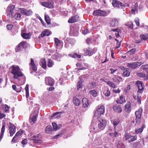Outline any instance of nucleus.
<instances>
[{"label": "nucleus", "instance_id": "obj_1", "mask_svg": "<svg viewBox=\"0 0 148 148\" xmlns=\"http://www.w3.org/2000/svg\"><path fill=\"white\" fill-rule=\"evenodd\" d=\"M9 70L10 72L13 75V78L18 81L20 80L19 77L23 75L20 68L18 66L13 65L10 68Z\"/></svg>", "mask_w": 148, "mask_h": 148}, {"label": "nucleus", "instance_id": "obj_2", "mask_svg": "<svg viewBox=\"0 0 148 148\" xmlns=\"http://www.w3.org/2000/svg\"><path fill=\"white\" fill-rule=\"evenodd\" d=\"M97 119L99 121L97 126H92L91 127V131H92V129L93 130L94 133L98 132L103 130L107 124V122L106 120L99 118H98Z\"/></svg>", "mask_w": 148, "mask_h": 148}, {"label": "nucleus", "instance_id": "obj_3", "mask_svg": "<svg viewBox=\"0 0 148 148\" xmlns=\"http://www.w3.org/2000/svg\"><path fill=\"white\" fill-rule=\"evenodd\" d=\"M136 85L138 89L137 97V101L138 103L140 104L141 102V95L142 92L143 91V85L142 82L139 81H138L136 82Z\"/></svg>", "mask_w": 148, "mask_h": 148}, {"label": "nucleus", "instance_id": "obj_4", "mask_svg": "<svg viewBox=\"0 0 148 148\" xmlns=\"http://www.w3.org/2000/svg\"><path fill=\"white\" fill-rule=\"evenodd\" d=\"M105 112L104 107L103 106H98V108L95 111V113L94 116L95 117H97V118L102 114H103Z\"/></svg>", "mask_w": 148, "mask_h": 148}, {"label": "nucleus", "instance_id": "obj_5", "mask_svg": "<svg viewBox=\"0 0 148 148\" xmlns=\"http://www.w3.org/2000/svg\"><path fill=\"white\" fill-rule=\"evenodd\" d=\"M142 110L141 108H139L138 110L135 112V115L136 118L135 119L136 123L138 124L141 122V116L142 115Z\"/></svg>", "mask_w": 148, "mask_h": 148}, {"label": "nucleus", "instance_id": "obj_6", "mask_svg": "<svg viewBox=\"0 0 148 148\" xmlns=\"http://www.w3.org/2000/svg\"><path fill=\"white\" fill-rule=\"evenodd\" d=\"M143 63H142L141 62H135L128 63L126 64V65L127 67L128 68L134 69L140 66Z\"/></svg>", "mask_w": 148, "mask_h": 148}, {"label": "nucleus", "instance_id": "obj_7", "mask_svg": "<svg viewBox=\"0 0 148 148\" xmlns=\"http://www.w3.org/2000/svg\"><path fill=\"white\" fill-rule=\"evenodd\" d=\"M112 4L114 7L123 8L125 7V5L123 3L118 0H112Z\"/></svg>", "mask_w": 148, "mask_h": 148}, {"label": "nucleus", "instance_id": "obj_8", "mask_svg": "<svg viewBox=\"0 0 148 148\" xmlns=\"http://www.w3.org/2000/svg\"><path fill=\"white\" fill-rule=\"evenodd\" d=\"M112 4L114 7L123 8L125 7V5L123 3L118 0H112Z\"/></svg>", "mask_w": 148, "mask_h": 148}, {"label": "nucleus", "instance_id": "obj_9", "mask_svg": "<svg viewBox=\"0 0 148 148\" xmlns=\"http://www.w3.org/2000/svg\"><path fill=\"white\" fill-rule=\"evenodd\" d=\"M23 14L27 16H29L32 14L33 12L31 9L27 10L24 8H20L18 9Z\"/></svg>", "mask_w": 148, "mask_h": 148}, {"label": "nucleus", "instance_id": "obj_10", "mask_svg": "<svg viewBox=\"0 0 148 148\" xmlns=\"http://www.w3.org/2000/svg\"><path fill=\"white\" fill-rule=\"evenodd\" d=\"M93 14L94 16H105L107 15L106 12L104 11H101L100 10H95L93 12Z\"/></svg>", "mask_w": 148, "mask_h": 148}, {"label": "nucleus", "instance_id": "obj_11", "mask_svg": "<svg viewBox=\"0 0 148 148\" xmlns=\"http://www.w3.org/2000/svg\"><path fill=\"white\" fill-rule=\"evenodd\" d=\"M14 5H11L8 7L6 13L7 16H8L9 17H11L13 16V11L14 10Z\"/></svg>", "mask_w": 148, "mask_h": 148}, {"label": "nucleus", "instance_id": "obj_12", "mask_svg": "<svg viewBox=\"0 0 148 148\" xmlns=\"http://www.w3.org/2000/svg\"><path fill=\"white\" fill-rule=\"evenodd\" d=\"M45 80L46 85L51 86H53L55 83L54 80L50 77H46Z\"/></svg>", "mask_w": 148, "mask_h": 148}, {"label": "nucleus", "instance_id": "obj_13", "mask_svg": "<svg viewBox=\"0 0 148 148\" xmlns=\"http://www.w3.org/2000/svg\"><path fill=\"white\" fill-rule=\"evenodd\" d=\"M9 127V132L11 136H12L16 132V127L13 124L10 123Z\"/></svg>", "mask_w": 148, "mask_h": 148}, {"label": "nucleus", "instance_id": "obj_14", "mask_svg": "<svg viewBox=\"0 0 148 148\" xmlns=\"http://www.w3.org/2000/svg\"><path fill=\"white\" fill-rule=\"evenodd\" d=\"M79 20V16L78 15H75L69 19L68 21V22L70 23H73Z\"/></svg>", "mask_w": 148, "mask_h": 148}, {"label": "nucleus", "instance_id": "obj_15", "mask_svg": "<svg viewBox=\"0 0 148 148\" xmlns=\"http://www.w3.org/2000/svg\"><path fill=\"white\" fill-rule=\"evenodd\" d=\"M37 116L38 115L37 114H36L34 116H32V115H30L29 121V122L31 123L32 125L35 123L36 121Z\"/></svg>", "mask_w": 148, "mask_h": 148}, {"label": "nucleus", "instance_id": "obj_16", "mask_svg": "<svg viewBox=\"0 0 148 148\" xmlns=\"http://www.w3.org/2000/svg\"><path fill=\"white\" fill-rule=\"evenodd\" d=\"M112 108L115 112L118 113H121L122 111L121 106L117 104L113 105Z\"/></svg>", "mask_w": 148, "mask_h": 148}, {"label": "nucleus", "instance_id": "obj_17", "mask_svg": "<svg viewBox=\"0 0 148 148\" xmlns=\"http://www.w3.org/2000/svg\"><path fill=\"white\" fill-rule=\"evenodd\" d=\"M51 32L48 30L44 31L42 32L41 34L39 35L38 36L39 38H41L43 37L46 36H48L51 34Z\"/></svg>", "mask_w": 148, "mask_h": 148}, {"label": "nucleus", "instance_id": "obj_18", "mask_svg": "<svg viewBox=\"0 0 148 148\" xmlns=\"http://www.w3.org/2000/svg\"><path fill=\"white\" fill-rule=\"evenodd\" d=\"M93 51L90 48L85 49L84 50V54L85 55L91 56L93 54Z\"/></svg>", "mask_w": 148, "mask_h": 148}, {"label": "nucleus", "instance_id": "obj_19", "mask_svg": "<svg viewBox=\"0 0 148 148\" xmlns=\"http://www.w3.org/2000/svg\"><path fill=\"white\" fill-rule=\"evenodd\" d=\"M29 65L30 66V69H31L32 70L35 71L37 70V67L34 64V60L32 58L31 59V62Z\"/></svg>", "mask_w": 148, "mask_h": 148}, {"label": "nucleus", "instance_id": "obj_20", "mask_svg": "<svg viewBox=\"0 0 148 148\" xmlns=\"http://www.w3.org/2000/svg\"><path fill=\"white\" fill-rule=\"evenodd\" d=\"M118 25V21L116 19H112L110 22V26L112 27H115Z\"/></svg>", "mask_w": 148, "mask_h": 148}, {"label": "nucleus", "instance_id": "obj_21", "mask_svg": "<svg viewBox=\"0 0 148 148\" xmlns=\"http://www.w3.org/2000/svg\"><path fill=\"white\" fill-rule=\"evenodd\" d=\"M83 103L82 106L83 108H87L89 105L88 99L86 98H83L82 99Z\"/></svg>", "mask_w": 148, "mask_h": 148}, {"label": "nucleus", "instance_id": "obj_22", "mask_svg": "<svg viewBox=\"0 0 148 148\" xmlns=\"http://www.w3.org/2000/svg\"><path fill=\"white\" fill-rule=\"evenodd\" d=\"M138 3H136L132 8L130 12L131 14L135 13V12H137L138 11Z\"/></svg>", "mask_w": 148, "mask_h": 148}, {"label": "nucleus", "instance_id": "obj_23", "mask_svg": "<svg viewBox=\"0 0 148 148\" xmlns=\"http://www.w3.org/2000/svg\"><path fill=\"white\" fill-rule=\"evenodd\" d=\"M42 5L46 7L49 8H53L52 3L49 2H42L41 3Z\"/></svg>", "mask_w": 148, "mask_h": 148}, {"label": "nucleus", "instance_id": "obj_24", "mask_svg": "<svg viewBox=\"0 0 148 148\" xmlns=\"http://www.w3.org/2000/svg\"><path fill=\"white\" fill-rule=\"evenodd\" d=\"M40 64L44 69H45L46 68V62L45 59H42L40 60Z\"/></svg>", "mask_w": 148, "mask_h": 148}, {"label": "nucleus", "instance_id": "obj_25", "mask_svg": "<svg viewBox=\"0 0 148 148\" xmlns=\"http://www.w3.org/2000/svg\"><path fill=\"white\" fill-rule=\"evenodd\" d=\"M53 130L51 126L50 125L47 126L45 129V132L49 134H51Z\"/></svg>", "mask_w": 148, "mask_h": 148}, {"label": "nucleus", "instance_id": "obj_26", "mask_svg": "<svg viewBox=\"0 0 148 148\" xmlns=\"http://www.w3.org/2000/svg\"><path fill=\"white\" fill-rule=\"evenodd\" d=\"M131 104L130 102H128L125 106V110L126 111L129 112L131 110Z\"/></svg>", "mask_w": 148, "mask_h": 148}, {"label": "nucleus", "instance_id": "obj_27", "mask_svg": "<svg viewBox=\"0 0 148 148\" xmlns=\"http://www.w3.org/2000/svg\"><path fill=\"white\" fill-rule=\"evenodd\" d=\"M145 127V125L144 124H143L140 128L135 130V134H137L139 133H141L143 131V130Z\"/></svg>", "mask_w": 148, "mask_h": 148}, {"label": "nucleus", "instance_id": "obj_28", "mask_svg": "<svg viewBox=\"0 0 148 148\" xmlns=\"http://www.w3.org/2000/svg\"><path fill=\"white\" fill-rule=\"evenodd\" d=\"M21 35L23 38L26 39L30 38L31 36V35L29 33H22Z\"/></svg>", "mask_w": 148, "mask_h": 148}, {"label": "nucleus", "instance_id": "obj_29", "mask_svg": "<svg viewBox=\"0 0 148 148\" xmlns=\"http://www.w3.org/2000/svg\"><path fill=\"white\" fill-rule=\"evenodd\" d=\"M73 101L76 106H79L81 102L80 100L76 97H74L73 98Z\"/></svg>", "mask_w": 148, "mask_h": 148}, {"label": "nucleus", "instance_id": "obj_30", "mask_svg": "<svg viewBox=\"0 0 148 148\" xmlns=\"http://www.w3.org/2000/svg\"><path fill=\"white\" fill-rule=\"evenodd\" d=\"M137 75L138 77H143L145 80H147L148 79H147V77L146 76V74L144 73H138L137 74Z\"/></svg>", "mask_w": 148, "mask_h": 148}, {"label": "nucleus", "instance_id": "obj_31", "mask_svg": "<svg viewBox=\"0 0 148 148\" xmlns=\"http://www.w3.org/2000/svg\"><path fill=\"white\" fill-rule=\"evenodd\" d=\"M78 31V28H77L75 27H71L70 28V32L74 34H77Z\"/></svg>", "mask_w": 148, "mask_h": 148}, {"label": "nucleus", "instance_id": "obj_32", "mask_svg": "<svg viewBox=\"0 0 148 148\" xmlns=\"http://www.w3.org/2000/svg\"><path fill=\"white\" fill-rule=\"evenodd\" d=\"M20 45H22L24 49H25L29 46V45L28 43L25 41H23L20 43Z\"/></svg>", "mask_w": 148, "mask_h": 148}, {"label": "nucleus", "instance_id": "obj_33", "mask_svg": "<svg viewBox=\"0 0 148 148\" xmlns=\"http://www.w3.org/2000/svg\"><path fill=\"white\" fill-rule=\"evenodd\" d=\"M69 56L70 57L74 58H80L81 57V55H78L75 53H74L73 54H69Z\"/></svg>", "mask_w": 148, "mask_h": 148}, {"label": "nucleus", "instance_id": "obj_34", "mask_svg": "<svg viewBox=\"0 0 148 148\" xmlns=\"http://www.w3.org/2000/svg\"><path fill=\"white\" fill-rule=\"evenodd\" d=\"M12 88L15 91L17 92H21L22 88L21 87H19L18 88H17L16 86L14 85H12Z\"/></svg>", "mask_w": 148, "mask_h": 148}, {"label": "nucleus", "instance_id": "obj_35", "mask_svg": "<svg viewBox=\"0 0 148 148\" xmlns=\"http://www.w3.org/2000/svg\"><path fill=\"white\" fill-rule=\"evenodd\" d=\"M5 125H3L1 129L0 137V140H1L2 139L3 137L4 133L5 130Z\"/></svg>", "mask_w": 148, "mask_h": 148}, {"label": "nucleus", "instance_id": "obj_36", "mask_svg": "<svg viewBox=\"0 0 148 148\" xmlns=\"http://www.w3.org/2000/svg\"><path fill=\"white\" fill-rule=\"evenodd\" d=\"M103 94L106 97L109 96L110 94V92L107 88H104L103 90Z\"/></svg>", "mask_w": 148, "mask_h": 148}, {"label": "nucleus", "instance_id": "obj_37", "mask_svg": "<svg viewBox=\"0 0 148 148\" xmlns=\"http://www.w3.org/2000/svg\"><path fill=\"white\" fill-rule=\"evenodd\" d=\"M130 72L128 68H126L125 71L123 72L122 75L124 77H128L130 75Z\"/></svg>", "mask_w": 148, "mask_h": 148}, {"label": "nucleus", "instance_id": "obj_38", "mask_svg": "<svg viewBox=\"0 0 148 148\" xmlns=\"http://www.w3.org/2000/svg\"><path fill=\"white\" fill-rule=\"evenodd\" d=\"M120 122L119 119H115L113 120V123L114 127V128Z\"/></svg>", "mask_w": 148, "mask_h": 148}, {"label": "nucleus", "instance_id": "obj_39", "mask_svg": "<svg viewBox=\"0 0 148 148\" xmlns=\"http://www.w3.org/2000/svg\"><path fill=\"white\" fill-rule=\"evenodd\" d=\"M137 138V136H136L131 135L130 139L129 140V142L130 143L136 140Z\"/></svg>", "mask_w": 148, "mask_h": 148}, {"label": "nucleus", "instance_id": "obj_40", "mask_svg": "<svg viewBox=\"0 0 148 148\" xmlns=\"http://www.w3.org/2000/svg\"><path fill=\"white\" fill-rule=\"evenodd\" d=\"M109 134L112 137H116L119 136V134L116 131H115L114 133H109Z\"/></svg>", "mask_w": 148, "mask_h": 148}, {"label": "nucleus", "instance_id": "obj_41", "mask_svg": "<svg viewBox=\"0 0 148 148\" xmlns=\"http://www.w3.org/2000/svg\"><path fill=\"white\" fill-rule=\"evenodd\" d=\"M29 86L28 84H27L25 87V89L26 91V96L27 98H28L29 96Z\"/></svg>", "mask_w": 148, "mask_h": 148}, {"label": "nucleus", "instance_id": "obj_42", "mask_svg": "<svg viewBox=\"0 0 148 148\" xmlns=\"http://www.w3.org/2000/svg\"><path fill=\"white\" fill-rule=\"evenodd\" d=\"M11 17H13L16 20H19L21 18V14L20 13H17L14 15H13Z\"/></svg>", "mask_w": 148, "mask_h": 148}, {"label": "nucleus", "instance_id": "obj_43", "mask_svg": "<svg viewBox=\"0 0 148 148\" xmlns=\"http://www.w3.org/2000/svg\"><path fill=\"white\" fill-rule=\"evenodd\" d=\"M23 47L22 45H20V43L17 45L16 48V52L19 51L21 50H22Z\"/></svg>", "mask_w": 148, "mask_h": 148}, {"label": "nucleus", "instance_id": "obj_44", "mask_svg": "<svg viewBox=\"0 0 148 148\" xmlns=\"http://www.w3.org/2000/svg\"><path fill=\"white\" fill-rule=\"evenodd\" d=\"M106 82L107 84L109 85L110 87L113 88H115L116 85L114 83L110 81H107Z\"/></svg>", "mask_w": 148, "mask_h": 148}, {"label": "nucleus", "instance_id": "obj_45", "mask_svg": "<svg viewBox=\"0 0 148 148\" xmlns=\"http://www.w3.org/2000/svg\"><path fill=\"white\" fill-rule=\"evenodd\" d=\"M45 19L48 24H49L51 23L50 19L48 16L45 15Z\"/></svg>", "mask_w": 148, "mask_h": 148}, {"label": "nucleus", "instance_id": "obj_46", "mask_svg": "<svg viewBox=\"0 0 148 148\" xmlns=\"http://www.w3.org/2000/svg\"><path fill=\"white\" fill-rule=\"evenodd\" d=\"M55 45L56 46H59V44L61 43V41L57 38H55Z\"/></svg>", "mask_w": 148, "mask_h": 148}, {"label": "nucleus", "instance_id": "obj_47", "mask_svg": "<svg viewBox=\"0 0 148 148\" xmlns=\"http://www.w3.org/2000/svg\"><path fill=\"white\" fill-rule=\"evenodd\" d=\"M136 51L135 48L132 49L127 51V53L130 55H132L135 53Z\"/></svg>", "mask_w": 148, "mask_h": 148}, {"label": "nucleus", "instance_id": "obj_48", "mask_svg": "<svg viewBox=\"0 0 148 148\" xmlns=\"http://www.w3.org/2000/svg\"><path fill=\"white\" fill-rule=\"evenodd\" d=\"M131 135L129 133H126L124 135V138L126 140H128L130 139Z\"/></svg>", "mask_w": 148, "mask_h": 148}, {"label": "nucleus", "instance_id": "obj_49", "mask_svg": "<svg viewBox=\"0 0 148 148\" xmlns=\"http://www.w3.org/2000/svg\"><path fill=\"white\" fill-rule=\"evenodd\" d=\"M82 82L80 81H79L78 82L77 84V90H79V89L81 88H82Z\"/></svg>", "mask_w": 148, "mask_h": 148}, {"label": "nucleus", "instance_id": "obj_50", "mask_svg": "<svg viewBox=\"0 0 148 148\" xmlns=\"http://www.w3.org/2000/svg\"><path fill=\"white\" fill-rule=\"evenodd\" d=\"M90 93L93 97H96L97 96V92L95 90H90L89 92Z\"/></svg>", "mask_w": 148, "mask_h": 148}, {"label": "nucleus", "instance_id": "obj_51", "mask_svg": "<svg viewBox=\"0 0 148 148\" xmlns=\"http://www.w3.org/2000/svg\"><path fill=\"white\" fill-rule=\"evenodd\" d=\"M53 61L51 60H49L48 61V66L49 67H51L53 66Z\"/></svg>", "mask_w": 148, "mask_h": 148}, {"label": "nucleus", "instance_id": "obj_52", "mask_svg": "<svg viewBox=\"0 0 148 148\" xmlns=\"http://www.w3.org/2000/svg\"><path fill=\"white\" fill-rule=\"evenodd\" d=\"M52 125L54 131H56L58 130V127L57 124L55 123H52Z\"/></svg>", "mask_w": 148, "mask_h": 148}, {"label": "nucleus", "instance_id": "obj_53", "mask_svg": "<svg viewBox=\"0 0 148 148\" xmlns=\"http://www.w3.org/2000/svg\"><path fill=\"white\" fill-rule=\"evenodd\" d=\"M141 69L142 70H147L148 69V64H147L145 65H142L140 67Z\"/></svg>", "mask_w": 148, "mask_h": 148}, {"label": "nucleus", "instance_id": "obj_54", "mask_svg": "<svg viewBox=\"0 0 148 148\" xmlns=\"http://www.w3.org/2000/svg\"><path fill=\"white\" fill-rule=\"evenodd\" d=\"M31 140L33 141V142H34L35 143H40L41 140L40 139H31Z\"/></svg>", "mask_w": 148, "mask_h": 148}, {"label": "nucleus", "instance_id": "obj_55", "mask_svg": "<svg viewBox=\"0 0 148 148\" xmlns=\"http://www.w3.org/2000/svg\"><path fill=\"white\" fill-rule=\"evenodd\" d=\"M86 42L88 45L91 44L92 42V40L91 38H89L86 40Z\"/></svg>", "mask_w": 148, "mask_h": 148}, {"label": "nucleus", "instance_id": "obj_56", "mask_svg": "<svg viewBox=\"0 0 148 148\" xmlns=\"http://www.w3.org/2000/svg\"><path fill=\"white\" fill-rule=\"evenodd\" d=\"M120 99L122 102L123 103L125 102V99L123 96L121 95L120 97Z\"/></svg>", "mask_w": 148, "mask_h": 148}, {"label": "nucleus", "instance_id": "obj_57", "mask_svg": "<svg viewBox=\"0 0 148 148\" xmlns=\"http://www.w3.org/2000/svg\"><path fill=\"white\" fill-rule=\"evenodd\" d=\"M141 40H145L147 39L146 36L144 35L141 34L140 36Z\"/></svg>", "mask_w": 148, "mask_h": 148}, {"label": "nucleus", "instance_id": "obj_58", "mask_svg": "<svg viewBox=\"0 0 148 148\" xmlns=\"http://www.w3.org/2000/svg\"><path fill=\"white\" fill-rule=\"evenodd\" d=\"M63 112V111L62 112H58L55 113H54L52 116H51V117H53L55 116H56L58 114H60V113H62Z\"/></svg>", "mask_w": 148, "mask_h": 148}, {"label": "nucleus", "instance_id": "obj_59", "mask_svg": "<svg viewBox=\"0 0 148 148\" xmlns=\"http://www.w3.org/2000/svg\"><path fill=\"white\" fill-rule=\"evenodd\" d=\"M27 140L26 139L23 140L21 142V143L23 145H25L27 144Z\"/></svg>", "mask_w": 148, "mask_h": 148}, {"label": "nucleus", "instance_id": "obj_60", "mask_svg": "<svg viewBox=\"0 0 148 148\" xmlns=\"http://www.w3.org/2000/svg\"><path fill=\"white\" fill-rule=\"evenodd\" d=\"M135 22L136 23V25L138 26H139V20L138 18H136L135 20Z\"/></svg>", "mask_w": 148, "mask_h": 148}, {"label": "nucleus", "instance_id": "obj_61", "mask_svg": "<svg viewBox=\"0 0 148 148\" xmlns=\"http://www.w3.org/2000/svg\"><path fill=\"white\" fill-rule=\"evenodd\" d=\"M116 46L115 47V49H117L120 47L121 45V42H120L118 43H116Z\"/></svg>", "mask_w": 148, "mask_h": 148}, {"label": "nucleus", "instance_id": "obj_62", "mask_svg": "<svg viewBox=\"0 0 148 148\" xmlns=\"http://www.w3.org/2000/svg\"><path fill=\"white\" fill-rule=\"evenodd\" d=\"M17 137L15 136H14V137L13 138L12 140V141L14 143H15L17 142Z\"/></svg>", "mask_w": 148, "mask_h": 148}, {"label": "nucleus", "instance_id": "obj_63", "mask_svg": "<svg viewBox=\"0 0 148 148\" xmlns=\"http://www.w3.org/2000/svg\"><path fill=\"white\" fill-rule=\"evenodd\" d=\"M13 27V26L11 25H8L7 26V28L9 30H11Z\"/></svg>", "mask_w": 148, "mask_h": 148}, {"label": "nucleus", "instance_id": "obj_64", "mask_svg": "<svg viewBox=\"0 0 148 148\" xmlns=\"http://www.w3.org/2000/svg\"><path fill=\"white\" fill-rule=\"evenodd\" d=\"M122 143L121 141H118V143L117 144V148H120V147L122 145Z\"/></svg>", "mask_w": 148, "mask_h": 148}]
</instances>
